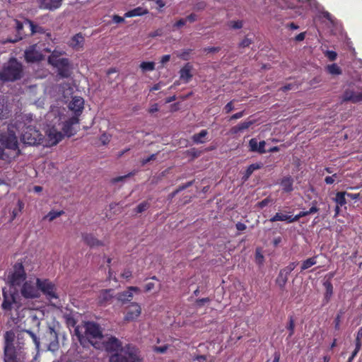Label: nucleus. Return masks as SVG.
Wrapping results in <instances>:
<instances>
[{
    "mask_svg": "<svg viewBox=\"0 0 362 362\" xmlns=\"http://www.w3.org/2000/svg\"><path fill=\"white\" fill-rule=\"evenodd\" d=\"M68 113L69 111L64 107H51L50 111L46 115L47 120L52 126L46 130V136H48L47 145H56L62 139L64 135L69 137L76 133L74 126L78 124V118L76 116H68Z\"/></svg>",
    "mask_w": 362,
    "mask_h": 362,
    "instance_id": "1",
    "label": "nucleus"
},
{
    "mask_svg": "<svg viewBox=\"0 0 362 362\" xmlns=\"http://www.w3.org/2000/svg\"><path fill=\"white\" fill-rule=\"evenodd\" d=\"M103 343L107 351H117L119 353L112 355L110 362H141L138 349L131 345H127L122 348L121 341L115 337H110L104 339Z\"/></svg>",
    "mask_w": 362,
    "mask_h": 362,
    "instance_id": "2",
    "label": "nucleus"
},
{
    "mask_svg": "<svg viewBox=\"0 0 362 362\" xmlns=\"http://www.w3.org/2000/svg\"><path fill=\"white\" fill-rule=\"evenodd\" d=\"M0 142L8 150L10 151L9 153L4 152V148L0 146V159L6 162H10L20 154V150L18 147V139L15 132L8 127V132L2 134L0 136Z\"/></svg>",
    "mask_w": 362,
    "mask_h": 362,
    "instance_id": "3",
    "label": "nucleus"
},
{
    "mask_svg": "<svg viewBox=\"0 0 362 362\" xmlns=\"http://www.w3.org/2000/svg\"><path fill=\"white\" fill-rule=\"evenodd\" d=\"M83 328L84 336L81 333L79 327H76L74 330L75 334L81 344L83 343L85 339H87L92 345L95 346L93 340L101 339L103 338L102 330L98 324L93 322H88L84 324Z\"/></svg>",
    "mask_w": 362,
    "mask_h": 362,
    "instance_id": "4",
    "label": "nucleus"
},
{
    "mask_svg": "<svg viewBox=\"0 0 362 362\" xmlns=\"http://www.w3.org/2000/svg\"><path fill=\"white\" fill-rule=\"evenodd\" d=\"M22 65L16 59H10L4 64L0 71V80L2 81H15L22 76Z\"/></svg>",
    "mask_w": 362,
    "mask_h": 362,
    "instance_id": "5",
    "label": "nucleus"
},
{
    "mask_svg": "<svg viewBox=\"0 0 362 362\" xmlns=\"http://www.w3.org/2000/svg\"><path fill=\"white\" fill-rule=\"evenodd\" d=\"M21 139L24 144L30 146L42 144L46 146H50L49 145H47L48 136H47V139L44 140L42 135L40 132L32 126H28L23 129L21 136Z\"/></svg>",
    "mask_w": 362,
    "mask_h": 362,
    "instance_id": "6",
    "label": "nucleus"
},
{
    "mask_svg": "<svg viewBox=\"0 0 362 362\" xmlns=\"http://www.w3.org/2000/svg\"><path fill=\"white\" fill-rule=\"evenodd\" d=\"M51 50L45 47L42 44H35L30 46L25 52V59L29 62L40 61L44 57V52H50Z\"/></svg>",
    "mask_w": 362,
    "mask_h": 362,
    "instance_id": "7",
    "label": "nucleus"
},
{
    "mask_svg": "<svg viewBox=\"0 0 362 362\" xmlns=\"http://www.w3.org/2000/svg\"><path fill=\"white\" fill-rule=\"evenodd\" d=\"M36 285L38 287L39 291H41L45 295L47 299L52 300L58 298L55 285L49 280L37 278Z\"/></svg>",
    "mask_w": 362,
    "mask_h": 362,
    "instance_id": "8",
    "label": "nucleus"
},
{
    "mask_svg": "<svg viewBox=\"0 0 362 362\" xmlns=\"http://www.w3.org/2000/svg\"><path fill=\"white\" fill-rule=\"evenodd\" d=\"M21 293L25 298L33 299L40 296V292L36 285V281H27L23 284Z\"/></svg>",
    "mask_w": 362,
    "mask_h": 362,
    "instance_id": "9",
    "label": "nucleus"
},
{
    "mask_svg": "<svg viewBox=\"0 0 362 362\" xmlns=\"http://www.w3.org/2000/svg\"><path fill=\"white\" fill-rule=\"evenodd\" d=\"M26 274L21 263H17L13 267V272L9 277L11 285L19 286L25 280Z\"/></svg>",
    "mask_w": 362,
    "mask_h": 362,
    "instance_id": "10",
    "label": "nucleus"
},
{
    "mask_svg": "<svg viewBox=\"0 0 362 362\" xmlns=\"http://www.w3.org/2000/svg\"><path fill=\"white\" fill-rule=\"evenodd\" d=\"M54 67L57 68L58 75L62 78H68L71 74V66L68 59H63L54 65Z\"/></svg>",
    "mask_w": 362,
    "mask_h": 362,
    "instance_id": "11",
    "label": "nucleus"
},
{
    "mask_svg": "<svg viewBox=\"0 0 362 362\" xmlns=\"http://www.w3.org/2000/svg\"><path fill=\"white\" fill-rule=\"evenodd\" d=\"M141 313V308L136 303H131L127 310L124 320L127 322L134 321L137 319Z\"/></svg>",
    "mask_w": 362,
    "mask_h": 362,
    "instance_id": "12",
    "label": "nucleus"
},
{
    "mask_svg": "<svg viewBox=\"0 0 362 362\" xmlns=\"http://www.w3.org/2000/svg\"><path fill=\"white\" fill-rule=\"evenodd\" d=\"M3 296L4 300L1 304V308L4 310L11 311L13 307H19L13 294L8 295L5 289H3Z\"/></svg>",
    "mask_w": 362,
    "mask_h": 362,
    "instance_id": "13",
    "label": "nucleus"
},
{
    "mask_svg": "<svg viewBox=\"0 0 362 362\" xmlns=\"http://www.w3.org/2000/svg\"><path fill=\"white\" fill-rule=\"evenodd\" d=\"M15 339V334L13 331H7L4 334V355L15 354L13 342Z\"/></svg>",
    "mask_w": 362,
    "mask_h": 362,
    "instance_id": "14",
    "label": "nucleus"
},
{
    "mask_svg": "<svg viewBox=\"0 0 362 362\" xmlns=\"http://www.w3.org/2000/svg\"><path fill=\"white\" fill-rule=\"evenodd\" d=\"M84 100L81 97H74L69 103L68 107L69 110L72 111L77 117L81 115L83 110Z\"/></svg>",
    "mask_w": 362,
    "mask_h": 362,
    "instance_id": "15",
    "label": "nucleus"
},
{
    "mask_svg": "<svg viewBox=\"0 0 362 362\" xmlns=\"http://www.w3.org/2000/svg\"><path fill=\"white\" fill-rule=\"evenodd\" d=\"M140 289L136 286H130L127 291L117 295V299L122 303L130 301L133 298V292L139 293Z\"/></svg>",
    "mask_w": 362,
    "mask_h": 362,
    "instance_id": "16",
    "label": "nucleus"
},
{
    "mask_svg": "<svg viewBox=\"0 0 362 362\" xmlns=\"http://www.w3.org/2000/svg\"><path fill=\"white\" fill-rule=\"evenodd\" d=\"M41 8L53 11L59 8L63 0H37Z\"/></svg>",
    "mask_w": 362,
    "mask_h": 362,
    "instance_id": "17",
    "label": "nucleus"
},
{
    "mask_svg": "<svg viewBox=\"0 0 362 362\" xmlns=\"http://www.w3.org/2000/svg\"><path fill=\"white\" fill-rule=\"evenodd\" d=\"M84 44V37L81 33L74 35L70 40L69 45L75 49H79L83 47Z\"/></svg>",
    "mask_w": 362,
    "mask_h": 362,
    "instance_id": "18",
    "label": "nucleus"
},
{
    "mask_svg": "<svg viewBox=\"0 0 362 362\" xmlns=\"http://www.w3.org/2000/svg\"><path fill=\"white\" fill-rule=\"evenodd\" d=\"M112 289L103 290L98 296V301L100 304L107 303L112 299Z\"/></svg>",
    "mask_w": 362,
    "mask_h": 362,
    "instance_id": "19",
    "label": "nucleus"
},
{
    "mask_svg": "<svg viewBox=\"0 0 362 362\" xmlns=\"http://www.w3.org/2000/svg\"><path fill=\"white\" fill-rule=\"evenodd\" d=\"M64 54L62 51L59 50H54L51 55L48 58V62L51 65H54L60 62V60H62L64 58H61L60 57Z\"/></svg>",
    "mask_w": 362,
    "mask_h": 362,
    "instance_id": "20",
    "label": "nucleus"
},
{
    "mask_svg": "<svg viewBox=\"0 0 362 362\" xmlns=\"http://www.w3.org/2000/svg\"><path fill=\"white\" fill-rule=\"evenodd\" d=\"M83 239L85 241V243L90 245V247L94 246H99L102 245V243L100 240L96 239L93 235L91 234H84L83 235Z\"/></svg>",
    "mask_w": 362,
    "mask_h": 362,
    "instance_id": "21",
    "label": "nucleus"
},
{
    "mask_svg": "<svg viewBox=\"0 0 362 362\" xmlns=\"http://www.w3.org/2000/svg\"><path fill=\"white\" fill-rule=\"evenodd\" d=\"M147 13H148L147 10H146L141 7H137L136 8H134V9L127 12L124 14V17L131 18V17H134V16H139L146 14Z\"/></svg>",
    "mask_w": 362,
    "mask_h": 362,
    "instance_id": "22",
    "label": "nucleus"
},
{
    "mask_svg": "<svg viewBox=\"0 0 362 362\" xmlns=\"http://www.w3.org/2000/svg\"><path fill=\"white\" fill-rule=\"evenodd\" d=\"M49 332H50V334L54 338L55 340L54 341H52L49 344L48 349L49 351H54L58 349V346H59L58 341H57V335L53 328H51V327L49 328Z\"/></svg>",
    "mask_w": 362,
    "mask_h": 362,
    "instance_id": "23",
    "label": "nucleus"
},
{
    "mask_svg": "<svg viewBox=\"0 0 362 362\" xmlns=\"http://www.w3.org/2000/svg\"><path fill=\"white\" fill-rule=\"evenodd\" d=\"M25 24L28 25L32 34L36 33H44V29L42 27L34 25V23L31 21H25Z\"/></svg>",
    "mask_w": 362,
    "mask_h": 362,
    "instance_id": "24",
    "label": "nucleus"
},
{
    "mask_svg": "<svg viewBox=\"0 0 362 362\" xmlns=\"http://www.w3.org/2000/svg\"><path fill=\"white\" fill-rule=\"evenodd\" d=\"M64 214V211H50L45 216V219H47L49 221H52L55 218L59 217Z\"/></svg>",
    "mask_w": 362,
    "mask_h": 362,
    "instance_id": "25",
    "label": "nucleus"
},
{
    "mask_svg": "<svg viewBox=\"0 0 362 362\" xmlns=\"http://www.w3.org/2000/svg\"><path fill=\"white\" fill-rule=\"evenodd\" d=\"M140 68L143 72L151 71L155 69V63L153 62H143L140 64Z\"/></svg>",
    "mask_w": 362,
    "mask_h": 362,
    "instance_id": "26",
    "label": "nucleus"
},
{
    "mask_svg": "<svg viewBox=\"0 0 362 362\" xmlns=\"http://www.w3.org/2000/svg\"><path fill=\"white\" fill-rule=\"evenodd\" d=\"M25 332H27L30 336V337L32 338V339H33V342L35 343V346L38 348L39 346H40V340L37 337L35 334L34 332H33L32 331L28 330V329L25 330Z\"/></svg>",
    "mask_w": 362,
    "mask_h": 362,
    "instance_id": "27",
    "label": "nucleus"
},
{
    "mask_svg": "<svg viewBox=\"0 0 362 362\" xmlns=\"http://www.w3.org/2000/svg\"><path fill=\"white\" fill-rule=\"evenodd\" d=\"M148 208V204L146 202H142L139 204L136 207V212L141 213L146 210Z\"/></svg>",
    "mask_w": 362,
    "mask_h": 362,
    "instance_id": "28",
    "label": "nucleus"
},
{
    "mask_svg": "<svg viewBox=\"0 0 362 362\" xmlns=\"http://www.w3.org/2000/svg\"><path fill=\"white\" fill-rule=\"evenodd\" d=\"M156 158V154H152L150 156L147 157L146 158L142 159V160L141 161V165H145L148 162H150L151 160H153Z\"/></svg>",
    "mask_w": 362,
    "mask_h": 362,
    "instance_id": "29",
    "label": "nucleus"
},
{
    "mask_svg": "<svg viewBox=\"0 0 362 362\" xmlns=\"http://www.w3.org/2000/svg\"><path fill=\"white\" fill-rule=\"evenodd\" d=\"M4 362H16V354L4 355Z\"/></svg>",
    "mask_w": 362,
    "mask_h": 362,
    "instance_id": "30",
    "label": "nucleus"
},
{
    "mask_svg": "<svg viewBox=\"0 0 362 362\" xmlns=\"http://www.w3.org/2000/svg\"><path fill=\"white\" fill-rule=\"evenodd\" d=\"M134 173H130L126 175H124V176H119V177H115L112 179V182L116 183V182H120V181H123L126 177H128L131 175H133Z\"/></svg>",
    "mask_w": 362,
    "mask_h": 362,
    "instance_id": "31",
    "label": "nucleus"
},
{
    "mask_svg": "<svg viewBox=\"0 0 362 362\" xmlns=\"http://www.w3.org/2000/svg\"><path fill=\"white\" fill-rule=\"evenodd\" d=\"M132 273L129 269H125L121 274L122 277L126 279H129L132 277Z\"/></svg>",
    "mask_w": 362,
    "mask_h": 362,
    "instance_id": "32",
    "label": "nucleus"
},
{
    "mask_svg": "<svg viewBox=\"0 0 362 362\" xmlns=\"http://www.w3.org/2000/svg\"><path fill=\"white\" fill-rule=\"evenodd\" d=\"M25 25L28 26L27 25L25 24V22L23 23H22L18 21H16V28L19 34H21V31Z\"/></svg>",
    "mask_w": 362,
    "mask_h": 362,
    "instance_id": "33",
    "label": "nucleus"
},
{
    "mask_svg": "<svg viewBox=\"0 0 362 362\" xmlns=\"http://www.w3.org/2000/svg\"><path fill=\"white\" fill-rule=\"evenodd\" d=\"M170 59V55L166 54L163 55L160 61V63L163 66L165 63L168 62Z\"/></svg>",
    "mask_w": 362,
    "mask_h": 362,
    "instance_id": "34",
    "label": "nucleus"
},
{
    "mask_svg": "<svg viewBox=\"0 0 362 362\" xmlns=\"http://www.w3.org/2000/svg\"><path fill=\"white\" fill-rule=\"evenodd\" d=\"M100 141L103 144H107L110 141V137L106 134H103L100 136Z\"/></svg>",
    "mask_w": 362,
    "mask_h": 362,
    "instance_id": "35",
    "label": "nucleus"
},
{
    "mask_svg": "<svg viewBox=\"0 0 362 362\" xmlns=\"http://www.w3.org/2000/svg\"><path fill=\"white\" fill-rule=\"evenodd\" d=\"M154 287H155V284H154V283H153V282H148V283H147V284H146V286H145V291H146V292H148V291H151L152 289H153V288H154Z\"/></svg>",
    "mask_w": 362,
    "mask_h": 362,
    "instance_id": "36",
    "label": "nucleus"
},
{
    "mask_svg": "<svg viewBox=\"0 0 362 362\" xmlns=\"http://www.w3.org/2000/svg\"><path fill=\"white\" fill-rule=\"evenodd\" d=\"M112 20H113L114 23H120L124 21V18L117 16V15H115L112 17Z\"/></svg>",
    "mask_w": 362,
    "mask_h": 362,
    "instance_id": "37",
    "label": "nucleus"
},
{
    "mask_svg": "<svg viewBox=\"0 0 362 362\" xmlns=\"http://www.w3.org/2000/svg\"><path fill=\"white\" fill-rule=\"evenodd\" d=\"M158 111V104H153L151 106L150 109H149V112L151 113H154Z\"/></svg>",
    "mask_w": 362,
    "mask_h": 362,
    "instance_id": "38",
    "label": "nucleus"
},
{
    "mask_svg": "<svg viewBox=\"0 0 362 362\" xmlns=\"http://www.w3.org/2000/svg\"><path fill=\"white\" fill-rule=\"evenodd\" d=\"M18 211H21L24 207V203L21 200H18L17 203Z\"/></svg>",
    "mask_w": 362,
    "mask_h": 362,
    "instance_id": "39",
    "label": "nucleus"
},
{
    "mask_svg": "<svg viewBox=\"0 0 362 362\" xmlns=\"http://www.w3.org/2000/svg\"><path fill=\"white\" fill-rule=\"evenodd\" d=\"M21 211H18V209H15L12 211V220H13L20 213Z\"/></svg>",
    "mask_w": 362,
    "mask_h": 362,
    "instance_id": "40",
    "label": "nucleus"
},
{
    "mask_svg": "<svg viewBox=\"0 0 362 362\" xmlns=\"http://www.w3.org/2000/svg\"><path fill=\"white\" fill-rule=\"evenodd\" d=\"M166 349L167 348L165 346H160V347H156V350L158 352L164 353L166 351Z\"/></svg>",
    "mask_w": 362,
    "mask_h": 362,
    "instance_id": "41",
    "label": "nucleus"
},
{
    "mask_svg": "<svg viewBox=\"0 0 362 362\" xmlns=\"http://www.w3.org/2000/svg\"><path fill=\"white\" fill-rule=\"evenodd\" d=\"M33 190H34L35 192L38 193V192H40L42 190V188L40 186H35L33 187Z\"/></svg>",
    "mask_w": 362,
    "mask_h": 362,
    "instance_id": "42",
    "label": "nucleus"
},
{
    "mask_svg": "<svg viewBox=\"0 0 362 362\" xmlns=\"http://www.w3.org/2000/svg\"><path fill=\"white\" fill-rule=\"evenodd\" d=\"M159 89V84L155 85L152 88L151 90H156Z\"/></svg>",
    "mask_w": 362,
    "mask_h": 362,
    "instance_id": "43",
    "label": "nucleus"
},
{
    "mask_svg": "<svg viewBox=\"0 0 362 362\" xmlns=\"http://www.w3.org/2000/svg\"><path fill=\"white\" fill-rule=\"evenodd\" d=\"M129 150V149L128 148V149H126V150H124L123 151L119 152L118 156L121 157L125 152H127Z\"/></svg>",
    "mask_w": 362,
    "mask_h": 362,
    "instance_id": "44",
    "label": "nucleus"
},
{
    "mask_svg": "<svg viewBox=\"0 0 362 362\" xmlns=\"http://www.w3.org/2000/svg\"><path fill=\"white\" fill-rule=\"evenodd\" d=\"M32 320H33V321H35V322L36 321V322H37V325H40V322H38L37 318L36 317V316H33V317H32Z\"/></svg>",
    "mask_w": 362,
    "mask_h": 362,
    "instance_id": "45",
    "label": "nucleus"
},
{
    "mask_svg": "<svg viewBox=\"0 0 362 362\" xmlns=\"http://www.w3.org/2000/svg\"><path fill=\"white\" fill-rule=\"evenodd\" d=\"M18 40V39H16V40H8L7 41H8V42H16Z\"/></svg>",
    "mask_w": 362,
    "mask_h": 362,
    "instance_id": "46",
    "label": "nucleus"
},
{
    "mask_svg": "<svg viewBox=\"0 0 362 362\" xmlns=\"http://www.w3.org/2000/svg\"><path fill=\"white\" fill-rule=\"evenodd\" d=\"M181 25V21H178L177 23H176V25L179 26Z\"/></svg>",
    "mask_w": 362,
    "mask_h": 362,
    "instance_id": "47",
    "label": "nucleus"
},
{
    "mask_svg": "<svg viewBox=\"0 0 362 362\" xmlns=\"http://www.w3.org/2000/svg\"><path fill=\"white\" fill-rule=\"evenodd\" d=\"M173 100V99L170 98L166 100L167 103H170Z\"/></svg>",
    "mask_w": 362,
    "mask_h": 362,
    "instance_id": "48",
    "label": "nucleus"
},
{
    "mask_svg": "<svg viewBox=\"0 0 362 362\" xmlns=\"http://www.w3.org/2000/svg\"><path fill=\"white\" fill-rule=\"evenodd\" d=\"M3 183L4 182L1 180H0V185H2Z\"/></svg>",
    "mask_w": 362,
    "mask_h": 362,
    "instance_id": "49",
    "label": "nucleus"
},
{
    "mask_svg": "<svg viewBox=\"0 0 362 362\" xmlns=\"http://www.w3.org/2000/svg\"><path fill=\"white\" fill-rule=\"evenodd\" d=\"M152 279L157 280V278H156V276H153V277H152Z\"/></svg>",
    "mask_w": 362,
    "mask_h": 362,
    "instance_id": "50",
    "label": "nucleus"
}]
</instances>
